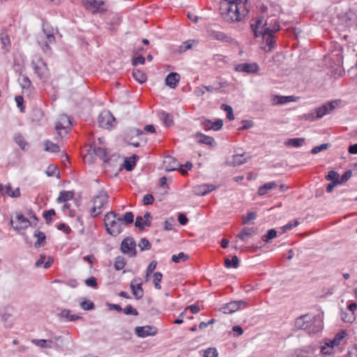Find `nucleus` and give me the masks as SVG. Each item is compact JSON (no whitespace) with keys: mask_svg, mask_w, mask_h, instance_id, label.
<instances>
[{"mask_svg":"<svg viewBox=\"0 0 357 357\" xmlns=\"http://www.w3.org/2000/svg\"><path fill=\"white\" fill-rule=\"evenodd\" d=\"M189 259V256L183 252H179L177 255H174L172 257V260L174 263H179L181 260L186 261Z\"/></svg>","mask_w":357,"mask_h":357,"instance_id":"obj_47","label":"nucleus"},{"mask_svg":"<svg viewBox=\"0 0 357 357\" xmlns=\"http://www.w3.org/2000/svg\"><path fill=\"white\" fill-rule=\"evenodd\" d=\"M162 274L161 273L155 272L153 274V284H154V287L155 289H161V285L160 283L162 280Z\"/></svg>","mask_w":357,"mask_h":357,"instance_id":"obj_45","label":"nucleus"},{"mask_svg":"<svg viewBox=\"0 0 357 357\" xmlns=\"http://www.w3.org/2000/svg\"><path fill=\"white\" fill-rule=\"evenodd\" d=\"M195 138L199 144H204L211 146H213L215 144V139L212 137L205 135L201 132L196 133Z\"/></svg>","mask_w":357,"mask_h":357,"instance_id":"obj_22","label":"nucleus"},{"mask_svg":"<svg viewBox=\"0 0 357 357\" xmlns=\"http://www.w3.org/2000/svg\"><path fill=\"white\" fill-rule=\"evenodd\" d=\"M329 146V144H322L320 146H315L311 150V153L315 155L321 151L327 149Z\"/></svg>","mask_w":357,"mask_h":357,"instance_id":"obj_52","label":"nucleus"},{"mask_svg":"<svg viewBox=\"0 0 357 357\" xmlns=\"http://www.w3.org/2000/svg\"><path fill=\"white\" fill-rule=\"evenodd\" d=\"M126 314H132L134 316L138 315V312L135 308H133L130 305H128L124 309L122 310Z\"/></svg>","mask_w":357,"mask_h":357,"instance_id":"obj_53","label":"nucleus"},{"mask_svg":"<svg viewBox=\"0 0 357 357\" xmlns=\"http://www.w3.org/2000/svg\"><path fill=\"white\" fill-rule=\"evenodd\" d=\"M342 319L344 322L351 323L355 320V316L354 313L344 312L342 313Z\"/></svg>","mask_w":357,"mask_h":357,"instance_id":"obj_54","label":"nucleus"},{"mask_svg":"<svg viewBox=\"0 0 357 357\" xmlns=\"http://www.w3.org/2000/svg\"><path fill=\"white\" fill-rule=\"evenodd\" d=\"M104 222L106 231L113 236H118L122 231L121 219L118 213L109 211L105 215Z\"/></svg>","mask_w":357,"mask_h":357,"instance_id":"obj_3","label":"nucleus"},{"mask_svg":"<svg viewBox=\"0 0 357 357\" xmlns=\"http://www.w3.org/2000/svg\"><path fill=\"white\" fill-rule=\"evenodd\" d=\"M84 3L86 8L93 13H102L105 10L102 8L104 1L102 0H84Z\"/></svg>","mask_w":357,"mask_h":357,"instance_id":"obj_14","label":"nucleus"},{"mask_svg":"<svg viewBox=\"0 0 357 357\" xmlns=\"http://www.w3.org/2000/svg\"><path fill=\"white\" fill-rule=\"evenodd\" d=\"M22 93L24 96H29L32 91L31 82L27 76H22L20 81Z\"/></svg>","mask_w":357,"mask_h":357,"instance_id":"obj_21","label":"nucleus"},{"mask_svg":"<svg viewBox=\"0 0 357 357\" xmlns=\"http://www.w3.org/2000/svg\"><path fill=\"white\" fill-rule=\"evenodd\" d=\"M135 331L140 337L155 335L158 333L157 328L152 326H137L135 328Z\"/></svg>","mask_w":357,"mask_h":357,"instance_id":"obj_17","label":"nucleus"},{"mask_svg":"<svg viewBox=\"0 0 357 357\" xmlns=\"http://www.w3.org/2000/svg\"><path fill=\"white\" fill-rule=\"evenodd\" d=\"M133 77L139 83H144L146 80V75L138 69H134L132 71Z\"/></svg>","mask_w":357,"mask_h":357,"instance_id":"obj_37","label":"nucleus"},{"mask_svg":"<svg viewBox=\"0 0 357 357\" xmlns=\"http://www.w3.org/2000/svg\"><path fill=\"white\" fill-rule=\"evenodd\" d=\"M297 329L306 331L308 333H316L321 329V322L315 316L306 314L298 317L295 321Z\"/></svg>","mask_w":357,"mask_h":357,"instance_id":"obj_2","label":"nucleus"},{"mask_svg":"<svg viewBox=\"0 0 357 357\" xmlns=\"http://www.w3.org/2000/svg\"><path fill=\"white\" fill-rule=\"evenodd\" d=\"M154 201V197L151 194L145 195L143 197L142 202L144 205L152 204Z\"/></svg>","mask_w":357,"mask_h":357,"instance_id":"obj_58","label":"nucleus"},{"mask_svg":"<svg viewBox=\"0 0 357 357\" xmlns=\"http://www.w3.org/2000/svg\"><path fill=\"white\" fill-rule=\"evenodd\" d=\"M33 236L37 238V241L35 242L34 244L35 248H40L42 245H44L46 238L44 232L36 230L33 234Z\"/></svg>","mask_w":357,"mask_h":357,"instance_id":"obj_28","label":"nucleus"},{"mask_svg":"<svg viewBox=\"0 0 357 357\" xmlns=\"http://www.w3.org/2000/svg\"><path fill=\"white\" fill-rule=\"evenodd\" d=\"M160 118L162 120L166 126H171L174 124L173 117L171 114L162 112L160 113Z\"/></svg>","mask_w":357,"mask_h":357,"instance_id":"obj_34","label":"nucleus"},{"mask_svg":"<svg viewBox=\"0 0 357 357\" xmlns=\"http://www.w3.org/2000/svg\"><path fill=\"white\" fill-rule=\"evenodd\" d=\"M57 229L59 230L63 231L65 234H70L71 232V229L68 225L65 223H60L57 225Z\"/></svg>","mask_w":357,"mask_h":357,"instance_id":"obj_60","label":"nucleus"},{"mask_svg":"<svg viewBox=\"0 0 357 357\" xmlns=\"http://www.w3.org/2000/svg\"><path fill=\"white\" fill-rule=\"evenodd\" d=\"M250 26L255 37L261 36L263 40L266 43V45L261 46V49L266 52L271 51L275 43L273 34L280 29L277 17L271 15L266 19L264 17L253 19L251 21Z\"/></svg>","mask_w":357,"mask_h":357,"instance_id":"obj_1","label":"nucleus"},{"mask_svg":"<svg viewBox=\"0 0 357 357\" xmlns=\"http://www.w3.org/2000/svg\"><path fill=\"white\" fill-rule=\"evenodd\" d=\"M130 288L135 299L139 300L143 297L142 281L139 278H135L131 281Z\"/></svg>","mask_w":357,"mask_h":357,"instance_id":"obj_13","label":"nucleus"},{"mask_svg":"<svg viewBox=\"0 0 357 357\" xmlns=\"http://www.w3.org/2000/svg\"><path fill=\"white\" fill-rule=\"evenodd\" d=\"M277 236V231L274 229H268L267 231V234L266 235H264L261 238L262 240L268 243L271 240Z\"/></svg>","mask_w":357,"mask_h":357,"instance_id":"obj_43","label":"nucleus"},{"mask_svg":"<svg viewBox=\"0 0 357 357\" xmlns=\"http://www.w3.org/2000/svg\"><path fill=\"white\" fill-rule=\"evenodd\" d=\"M36 40L43 52L48 54L50 51V44L54 43L55 42L53 28L46 24H43V31L38 34Z\"/></svg>","mask_w":357,"mask_h":357,"instance_id":"obj_4","label":"nucleus"},{"mask_svg":"<svg viewBox=\"0 0 357 357\" xmlns=\"http://www.w3.org/2000/svg\"><path fill=\"white\" fill-rule=\"evenodd\" d=\"M1 320L6 328H10L13 325V315L7 312L1 314Z\"/></svg>","mask_w":357,"mask_h":357,"instance_id":"obj_26","label":"nucleus"},{"mask_svg":"<svg viewBox=\"0 0 357 357\" xmlns=\"http://www.w3.org/2000/svg\"><path fill=\"white\" fill-rule=\"evenodd\" d=\"M259 66L257 63H241L236 67V70L238 72H244L248 73H253L257 72Z\"/></svg>","mask_w":357,"mask_h":357,"instance_id":"obj_20","label":"nucleus"},{"mask_svg":"<svg viewBox=\"0 0 357 357\" xmlns=\"http://www.w3.org/2000/svg\"><path fill=\"white\" fill-rule=\"evenodd\" d=\"M338 104L337 100L331 101L316 109L317 119H321L326 114H331Z\"/></svg>","mask_w":357,"mask_h":357,"instance_id":"obj_12","label":"nucleus"},{"mask_svg":"<svg viewBox=\"0 0 357 357\" xmlns=\"http://www.w3.org/2000/svg\"><path fill=\"white\" fill-rule=\"evenodd\" d=\"M245 306L243 301H231L222 306L220 310L225 314H231Z\"/></svg>","mask_w":357,"mask_h":357,"instance_id":"obj_16","label":"nucleus"},{"mask_svg":"<svg viewBox=\"0 0 357 357\" xmlns=\"http://www.w3.org/2000/svg\"><path fill=\"white\" fill-rule=\"evenodd\" d=\"M80 307L84 310H91L94 309L95 305L91 301H84L80 303Z\"/></svg>","mask_w":357,"mask_h":357,"instance_id":"obj_49","label":"nucleus"},{"mask_svg":"<svg viewBox=\"0 0 357 357\" xmlns=\"http://www.w3.org/2000/svg\"><path fill=\"white\" fill-rule=\"evenodd\" d=\"M85 284L88 287L96 288L97 287L96 278L91 277L85 280Z\"/></svg>","mask_w":357,"mask_h":357,"instance_id":"obj_61","label":"nucleus"},{"mask_svg":"<svg viewBox=\"0 0 357 357\" xmlns=\"http://www.w3.org/2000/svg\"><path fill=\"white\" fill-rule=\"evenodd\" d=\"M31 66L40 79L46 81L49 78V69L40 57L34 56L31 61Z\"/></svg>","mask_w":357,"mask_h":357,"instance_id":"obj_5","label":"nucleus"},{"mask_svg":"<svg viewBox=\"0 0 357 357\" xmlns=\"http://www.w3.org/2000/svg\"><path fill=\"white\" fill-rule=\"evenodd\" d=\"M304 142V138H292L286 141L284 144L288 146L300 147L303 144Z\"/></svg>","mask_w":357,"mask_h":357,"instance_id":"obj_32","label":"nucleus"},{"mask_svg":"<svg viewBox=\"0 0 357 357\" xmlns=\"http://www.w3.org/2000/svg\"><path fill=\"white\" fill-rule=\"evenodd\" d=\"M352 176V171L351 169L347 170L344 172V174L342 176L341 178L339 179L340 183H344L347 182Z\"/></svg>","mask_w":357,"mask_h":357,"instance_id":"obj_57","label":"nucleus"},{"mask_svg":"<svg viewBox=\"0 0 357 357\" xmlns=\"http://www.w3.org/2000/svg\"><path fill=\"white\" fill-rule=\"evenodd\" d=\"M14 140L15 143L17 144L22 149H27L28 144L20 134L15 135Z\"/></svg>","mask_w":357,"mask_h":357,"instance_id":"obj_42","label":"nucleus"},{"mask_svg":"<svg viewBox=\"0 0 357 357\" xmlns=\"http://www.w3.org/2000/svg\"><path fill=\"white\" fill-rule=\"evenodd\" d=\"M15 219V222H14L11 219L10 221V224L14 228V229L18 231H20V230L26 229L31 225L29 219L25 218L22 214L17 213Z\"/></svg>","mask_w":357,"mask_h":357,"instance_id":"obj_11","label":"nucleus"},{"mask_svg":"<svg viewBox=\"0 0 357 357\" xmlns=\"http://www.w3.org/2000/svg\"><path fill=\"white\" fill-rule=\"evenodd\" d=\"M223 121L222 119H218L215 122L212 123L211 129L213 130H219L222 128Z\"/></svg>","mask_w":357,"mask_h":357,"instance_id":"obj_62","label":"nucleus"},{"mask_svg":"<svg viewBox=\"0 0 357 357\" xmlns=\"http://www.w3.org/2000/svg\"><path fill=\"white\" fill-rule=\"evenodd\" d=\"M141 251L149 250L151 248V245L148 239L144 238H142L138 244Z\"/></svg>","mask_w":357,"mask_h":357,"instance_id":"obj_46","label":"nucleus"},{"mask_svg":"<svg viewBox=\"0 0 357 357\" xmlns=\"http://www.w3.org/2000/svg\"><path fill=\"white\" fill-rule=\"evenodd\" d=\"M45 150L46 151L52 152V153H57L59 152L60 148L59 145L54 144L50 141H45L44 142Z\"/></svg>","mask_w":357,"mask_h":357,"instance_id":"obj_36","label":"nucleus"},{"mask_svg":"<svg viewBox=\"0 0 357 357\" xmlns=\"http://www.w3.org/2000/svg\"><path fill=\"white\" fill-rule=\"evenodd\" d=\"M238 264H239V260H238V258L237 257V256L234 255L231 258V260L226 258L225 259V266L226 268H230V267H234L235 268H238Z\"/></svg>","mask_w":357,"mask_h":357,"instance_id":"obj_40","label":"nucleus"},{"mask_svg":"<svg viewBox=\"0 0 357 357\" xmlns=\"http://www.w3.org/2000/svg\"><path fill=\"white\" fill-rule=\"evenodd\" d=\"M135 246L136 243L133 238H126L121 243V250L130 257H135L137 254Z\"/></svg>","mask_w":357,"mask_h":357,"instance_id":"obj_10","label":"nucleus"},{"mask_svg":"<svg viewBox=\"0 0 357 357\" xmlns=\"http://www.w3.org/2000/svg\"><path fill=\"white\" fill-rule=\"evenodd\" d=\"M73 197L74 192L73 191H61L59 193L58 198L56 199V202L58 203L66 202L72 199Z\"/></svg>","mask_w":357,"mask_h":357,"instance_id":"obj_29","label":"nucleus"},{"mask_svg":"<svg viewBox=\"0 0 357 357\" xmlns=\"http://www.w3.org/2000/svg\"><path fill=\"white\" fill-rule=\"evenodd\" d=\"M215 189L216 187L212 184H202L196 186L194 189V192L197 195L204 196Z\"/></svg>","mask_w":357,"mask_h":357,"instance_id":"obj_19","label":"nucleus"},{"mask_svg":"<svg viewBox=\"0 0 357 357\" xmlns=\"http://www.w3.org/2000/svg\"><path fill=\"white\" fill-rule=\"evenodd\" d=\"M294 97L292 96H275L274 98V101L275 104L282 105L289 102L294 101Z\"/></svg>","mask_w":357,"mask_h":357,"instance_id":"obj_39","label":"nucleus"},{"mask_svg":"<svg viewBox=\"0 0 357 357\" xmlns=\"http://www.w3.org/2000/svg\"><path fill=\"white\" fill-rule=\"evenodd\" d=\"M126 263V261L124 257L121 256H118L115 258V261L114 264V268L116 271L122 270L124 268Z\"/></svg>","mask_w":357,"mask_h":357,"instance_id":"obj_41","label":"nucleus"},{"mask_svg":"<svg viewBox=\"0 0 357 357\" xmlns=\"http://www.w3.org/2000/svg\"><path fill=\"white\" fill-rule=\"evenodd\" d=\"M192 48V43L190 40L185 41L182 43L178 47V52L180 53H183L185 52L188 50H190Z\"/></svg>","mask_w":357,"mask_h":357,"instance_id":"obj_55","label":"nucleus"},{"mask_svg":"<svg viewBox=\"0 0 357 357\" xmlns=\"http://www.w3.org/2000/svg\"><path fill=\"white\" fill-rule=\"evenodd\" d=\"M218 353L215 348H208L204 352V357H218Z\"/></svg>","mask_w":357,"mask_h":357,"instance_id":"obj_56","label":"nucleus"},{"mask_svg":"<svg viewBox=\"0 0 357 357\" xmlns=\"http://www.w3.org/2000/svg\"><path fill=\"white\" fill-rule=\"evenodd\" d=\"M277 187L275 182H269L264 184L259 187L258 194L261 196L265 195L269 190H271Z\"/></svg>","mask_w":357,"mask_h":357,"instance_id":"obj_27","label":"nucleus"},{"mask_svg":"<svg viewBox=\"0 0 357 357\" xmlns=\"http://www.w3.org/2000/svg\"><path fill=\"white\" fill-rule=\"evenodd\" d=\"M60 316L71 321L82 319V317L79 315L71 314V311L66 309H64L61 312Z\"/></svg>","mask_w":357,"mask_h":357,"instance_id":"obj_30","label":"nucleus"},{"mask_svg":"<svg viewBox=\"0 0 357 357\" xmlns=\"http://www.w3.org/2000/svg\"><path fill=\"white\" fill-rule=\"evenodd\" d=\"M209 36L213 40H220L227 43H232L234 40L224 32L211 29L208 31Z\"/></svg>","mask_w":357,"mask_h":357,"instance_id":"obj_18","label":"nucleus"},{"mask_svg":"<svg viewBox=\"0 0 357 357\" xmlns=\"http://www.w3.org/2000/svg\"><path fill=\"white\" fill-rule=\"evenodd\" d=\"M256 213L255 212H249L248 213L247 215L245 217L243 218L242 224L243 225H247L248 222L252 220H255L256 218Z\"/></svg>","mask_w":357,"mask_h":357,"instance_id":"obj_51","label":"nucleus"},{"mask_svg":"<svg viewBox=\"0 0 357 357\" xmlns=\"http://www.w3.org/2000/svg\"><path fill=\"white\" fill-rule=\"evenodd\" d=\"M180 80V75L177 73H170L165 78V84L172 89H175Z\"/></svg>","mask_w":357,"mask_h":357,"instance_id":"obj_23","label":"nucleus"},{"mask_svg":"<svg viewBox=\"0 0 357 357\" xmlns=\"http://www.w3.org/2000/svg\"><path fill=\"white\" fill-rule=\"evenodd\" d=\"M72 126L70 118L66 114H61L56 123L55 129L58 135L62 138L63 133L67 134Z\"/></svg>","mask_w":357,"mask_h":357,"instance_id":"obj_7","label":"nucleus"},{"mask_svg":"<svg viewBox=\"0 0 357 357\" xmlns=\"http://www.w3.org/2000/svg\"><path fill=\"white\" fill-rule=\"evenodd\" d=\"M247 161L246 158H244V154H237L233 155L232 160L229 161V164L233 166H238Z\"/></svg>","mask_w":357,"mask_h":357,"instance_id":"obj_31","label":"nucleus"},{"mask_svg":"<svg viewBox=\"0 0 357 357\" xmlns=\"http://www.w3.org/2000/svg\"><path fill=\"white\" fill-rule=\"evenodd\" d=\"M256 233V229L254 227L247 228L244 227L242 231L238 234L236 236L237 238H240L243 241H246L248 237H250L255 235Z\"/></svg>","mask_w":357,"mask_h":357,"instance_id":"obj_24","label":"nucleus"},{"mask_svg":"<svg viewBox=\"0 0 357 357\" xmlns=\"http://www.w3.org/2000/svg\"><path fill=\"white\" fill-rule=\"evenodd\" d=\"M121 222H124L125 224L130 225L133 222L134 215L132 212H126L123 217H120Z\"/></svg>","mask_w":357,"mask_h":357,"instance_id":"obj_44","label":"nucleus"},{"mask_svg":"<svg viewBox=\"0 0 357 357\" xmlns=\"http://www.w3.org/2000/svg\"><path fill=\"white\" fill-rule=\"evenodd\" d=\"M144 62H145L144 57L140 55V56L133 58L132 64L133 66H137L138 64H144Z\"/></svg>","mask_w":357,"mask_h":357,"instance_id":"obj_64","label":"nucleus"},{"mask_svg":"<svg viewBox=\"0 0 357 357\" xmlns=\"http://www.w3.org/2000/svg\"><path fill=\"white\" fill-rule=\"evenodd\" d=\"M93 151L96 155L98 156L100 159L102 160L104 162H107L109 160L107 151L105 149L97 147L94 148Z\"/></svg>","mask_w":357,"mask_h":357,"instance_id":"obj_35","label":"nucleus"},{"mask_svg":"<svg viewBox=\"0 0 357 357\" xmlns=\"http://www.w3.org/2000/svg\"><path fill=\"white\" fill-rule=\"evenodd\" d=\"M242 123H243V126L239 128V130H247L248 128H250L253 126L254 125V123L252 121H250V120H244V121H242Z\"/></svg>","mask_w":357,"mask_h":357,"instance_id":"obj_59","label":"nucleus"},{"mask_svg":"<svg viewBox=\"0 0 357 357\" xmlns=\"http://www.w3.org/2000/svg\"><path fill=\"white\" fill-rule=\"evenodd\" d=\"M221 108L227 112V117L229 121L234 119L233 109L231 106L223 104L221 105Z\"/></svg>","mask_w":357,"mask_h":357,"instance_id":"obj_48","label":"nucleus"},{"mask_svg":"<svg viewBox=\"0 0 357 357\" xmlns=\"http://www.w3.org/2000/svg\"><path fill=\"white\" fill-rule=\"evenodd\" d=\"M143 219H144L143 217L138 215V216H137L136 220H135V226L136 227L139 228L140 230L144 229Z\"/></svg>","mask_w":357,"mask_h":357,"instance_id":"obj_63","label":"nucleus"},{"mask_svg":"<svg viewBox=\"0 0 357 357\" xmlns=\"http://www.w3.org/2000/svg\"><path fill=\"white\" fill-rule=\"evenodd\" d=\"M339 174L337 172L332 170L328 172L325 178L327 181H332L333 182V181L339 180Z\"/></svg>","mask_w":357,"mask_h":357,"instance_id":"obj_50","label":"nucleus"},{"mask_svg":"<svg viewBox=\"0 0 357 357\" xmlns=\"http://www.w3.org/2000/svg\"><path fill=\"white\" fill-rule=\"evenodd\" d=\"M347 333L344 331H342L340 333H337L334 338L331 340V344H335V347H337L341 344V342L345 337Z\"/></svg>","mask_w":357,"mask_h":357,"instance_id":"obj_38","label":"nucleus"},{"mask_svg":"<svg viewBox=\"0 0 357 357\" xmlns=\"http://www.w3.org/2000/svg\"><path fill=\"white\" fill-rule=\"evenodd\" d=\"M109 196L105 191H100L98 194L93 197V207L91 209V214L93 217H96L102 213L104 206L108 202Z\"/></svg>","mask_w":357,"mask_h":357,"instance_id":"obj_6","label":"nucleus"},{"mask_svg":"<svg viewBox=\"0 0 357 357\" xmlns=\"http://www.w3.org/2000/svg\"><path fill=\"white\" fill-rule=\"evenodd\" d=\"M163 167L167 172L174 171L180 169L182 174H186V171L181 168L182 166L177 160L170 155L165 157L163 160Z\"/></svg>","mask_w":357,"mask_h":357,"instance_id":"obj_9","label":"nucleus"},{"mask_svg":"<svg viewBox=\"0 0 357 357\" xmlns=\"http://www.w3.org/2000/svg\"><path fill=\"white\" fill-rule=\"evenodd\" d=\"M61 338V336H56L54 337V342L52 340H33L32 342L41 348H59L60 347L57 342Z\"/></svg>","mask_w":357,"mask_h":357,"instance_id":"obj_15","label":"nucleus"},{"mask_svg":"<svg viewBox=\"0 0 357 357\" xmlns=\"http://www.w3.org/2000/svg\"><path fill=\"white\" fill-rule=\"evenodd\" d=\"M115 118L109 111H102L98 116L99 126L106 129H111L115 126Z\"/></svg>","mask_w":357,"mask_h":357,"instance_id":"obj_8","label":"nucleus"},{"mask_svg":"<svg viewBox=\"0 0 357 357\" xmlns=\"http://www.w3.org/2000/svg\"><path fill=\"white\" fill-rule=\"evenodd\" d=\"M330 342H331V340H326V341L324 342V344L321 346V351L322 354H331L333 352V349L335 346V344H332Z\"/></svg>","mask_w":357,"mask_h":357,"instance_id":"obj_33","label":"nucleus"},{"mask_svg":"<svg viewBox=\"0 0 357 357\" xmlns=\"http://www.w3.org/2000/svg\"><path fill=\"white\" fill-rule=\"evenodd\" d=\"M138 158L139 157L136 155H132L131 157L126 158L123 163L124 168L128 172L132 171L136 165V162Z\"/></svg>","mask_w":357,"mask_h":357,"instance_id":"obj_25","label":"nucleus"}]
</instances>
